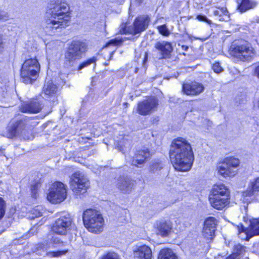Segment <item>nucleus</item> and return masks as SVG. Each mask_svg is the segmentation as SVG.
<instances>
[{
    "instance_id": "bb28decb",
    "label": "nucleus",
    "mask_w": 259,
    "mask_h": 259,
    "mask_svg": "<svg viewBox=\"0 0 259 259\" xmlns=\"http://www.w3.org/2000/svg\"><path fill=\"white\" fill-rule=\"evenodd\" d=\"M158 259H178V257L171 249L165 248L161 250Z\"/></svg>"
},
{
    "instance_id": "f03ea898",
    "label": "nucleus",
    "mask_w": 259,
    "mask_h": 259,
    "mask_svg": "<svg viewBox=\"0 0 259 259\" xmlns=\"http://www.w3.org/2000/svg\"><path fill=\"white\" fill-rule=\"evenodd\" d=\"M51 7L47 13L46 28L53 30L68 26L70 16L67 4L63 0H52Z\"/></svg>"
},
{
    "instance_id": "0eeeda50",
    "label": "nucleus",
    "mask_w": 259,
    "mask_h": 259,
    "mask_svg": "<svg viewBox=\"0 0 259 259\" xmlns=\"http://www.w3.org/2000/svg\"><path fill=\"white\" fill-rule=\"evenodd\" d=\"M90 187L88 178L82 172L76 171L70 178V187L76 195L83 194Z\"/></svg>"
},
{
    "instance_id": "20e7f679",
    "label": "nucleus",
    "mask_w": 259,
    "mask_h": 259,
    "mask_svg": "<svg viewBox=\"0 0 259 259\" xmlns=\"http://www.w3.org/2000/svg\"><path fill=\"white\" fill-rule=\"evenodd\" d=\"M83 222L89 231L99 233L102 231L104 219L101 212L96 209H88L83 212Z\"/></svg>"
},
{
    "instance_id": "9d476101",
    "label": "nucleus",
    "mask_w": 259,
    "mask_h": 259,
    "mask_svg": "<svg viewBox=\"0 0 259 259\" xmlns=\"http://www.w3.org/2000/svg\"><path fill=\"white\" fill-rule=\"evenodd\" d=\"M231 48L232 54L242 61L250 60L255 56L254 49L249 44L246 43L234 48L232 47Z\"/></svg>"
},
{
    "instance_id": "c85d7f7f",
    "label": "nucleus",
    "mask_w": 259,
    "mask_h": 259,
    "mask_svg": "<svg viewBox=\"0 0 259 259\" xmlns=\"http://www.w3.org/2000/svg\"><path fill=\"white\" fill-rule=\"evenodd\" d=\"M16 135V119H13L9 123L6 136L8 138H13Z\"/></svg>"
},
{
    "instance_id": "a18cd8bd",
    "label": "nucleus",
    "mask_w": 259,
    "mask_h": 259,
    "mask_svg": "<svg viewBox=\"0 0 259 259\" xmlns=\"http://www.w3.org/2000/svg\"><path fill=\"white\" fill-rule=\"evenodd\" d=\"M197 18L201 21H204L206 22L207 23L210 24L211 22L210 20H208L207 17L204 15H199L197 16Z\"/></svg>"
},
{
    "instance_id": "8fccbe9b",
    "label": "nucleus",
    "mask_w": 259,
    "mask_h": 259,
    "mask_svg": "<svg viewBox=\"0 0 259 259\" xmlns=\"http://www.w3.org/2000/svg\"><path fill=\"white\" fill-rule=\"evenodd\" d=\"M254 73L255 74V75L258 77L259 78V65L257 66L255 69V71H254Z\"/></svg>"
},
{
    "instance_id": "412c9836",
    "label": "nucleus",
    "mask_w": 259,
    "mask_h": 259,
    "mask_svg": "<svg viewBox=\"0 0 259 259\" xmlns=\"http://www.w3.org/2000/svg\"><path fill=\"white\" fill-rule=\"evenodd\" d=\"M134 256L137 259H151L152 250L146 245L140 246L134 251Z\"/></svg>"
},
{
    "instance_id": "393cba45",
    "label": "nucleus",
    "mask_w": 259,
    "mask_h": 259,
    "mask_svg": "<svg viewBox=\"0 0 259 259\" xmlns=\"http://www.w3.org/2000/svg\"><path fill=\"white\" fill-rule=\"evenodd\" d=\"M57 86L52 80L46 81L43 88V92L45 96H53L56 93Z\"/></svg>"
},
{
    "instance_id": "ddd939ff",
    "label": "nucleus",
    "mask_w": 259,
    "mask_h": 259,
    "mask_svg": "<svg viewBox=\"0 0 259 259\" xmlns=\"http://www.w3.org/2000/svg\"><path fill=\"white\" fill-rule=\"evenodd\" d=\"M51 247L50 243L45 242L44 243L36 244L33 249V251L35 252L37 254L41 255H46L50 257H59L68 252V249L47 252V250Z\"/></svg>"
},
{
    "instance_id": "09e8293b",
    "label": "nucleus",
    "mask_w": 259,
    "mask_h": 259,
    "mask_svg": "<svg viewBox=\"0 0 259 259\" xmlns=\"http://www.w3.org/2000/svg\"><path fill=\"white\" fill-rule=\"evenodd\" d=\"M4 50V44L2 39V35L0 34V53H1Z\"/></svg>"
},
{
    "instance_id": "4468645a",
    "label": "nucleus",
    "mask_w": 259,
    "mask_h": 259,
    "mask_svg": "<svg viewBox=\"0 0 259 259\" xmlns=\"http://www.w3.org/2000/svg\"><path fill=\"white\" fill-rule=\"evenodd\" d=\"M204 89L203 85L196 81L186 82L183 84V91L187 95H198L202 93Z\"/></svg>"
},
{
    "instance_id": "13d9d810",
    "label": "nucleus",
    "mask_w": 259,
    "mask_h": 259,
    "mask_svg": "<svg viewBox=\"0 0 259 259\" xmlns=\"http://www.w3.org/2000/svg\"><path fill=\"white\" fill-rule=\"evenodd\" d=\"M258 107L259 108V101H258Z\"/></svg>"
},
{
    "instance_id": "aec40b11",
    "label": "nucleus",
    "mask_w": 259,
    "mask_h": 259,
    "mask_svg": "<svg viewBox=\"0 0 259 259\" xmlns=\"http://www.w3.org/2000/svg\"><path fill=\"white\" fill-rule=\"evenodd\" d=\"M259 191V177L255 179L250 184V186L248 189L243 192L242 196L243 197V201L245 202H250L252 198L249 199V197H251L254 196L256 192Z\"/></svg>"
},
{
    "instance_id": "49530a36",
    "label": "nucleus",
    "mask_w": 259,
    "mask_h": 259,
    "mask_svg": "<svg viewBox=\"0 0 259 259\" xmlns=\"http://www.w3.org/2000/svg\"><path fill=\"white\" fill-rule=\"evenodd\" d=\"M7 14L4 11H0V20H7L8 18Z\"/></svg>"
},
{
    "instance_id": "6ab92c4d",
    "label": "nucleus",
    "mask_w": 259,
    "mask_h": 259,
    "mask_svg": "<svg viewBox=\"0 0 259 259\" xmlns=\"http://www.w3.org/2000/svg\"><path fill=\"white\" fill-rule=\"evenodd\" d=\"M230 198L228 197L209 196V201L212 207L221 210L229 204Z\"/></svg>"
},
{
    "instance_id": "e433bc0d",
    "label": "nucleus",
    "mask_w": 259,
    "mask_h": 259,
    "mask_svg": "<svg viewBox=\"0 0 259 259\" xmlns=\"http://www.w3.org/2000/svg\"><path fill=\"white\" fill-rule=\"evenodd\" d=\"M244 251H245V247L240 244H237L234 246L233 254H236V257H238V255L242 254Z\"/></svg>"
},
{
    "instance_id": "9b49d317",
    "label": "nucleus",
    "mask_w": 259,
    "mask_h": 259,
    "mask_svg": "<svg viewBox=\"0 0 259 259\" xmlns=\"http://www.w3.org/2000/svg\"><path fill=\"white\" fill-rule=\"evenodd\" d=\"M72 223V219L70 215L64 213L58 219L52 227V231L58 234L64 235L70 230Z\"/></svg>"
},
{
    "instance_id": "cd10ccee",
    "label": "nucleus",
    "mask_w": 259,
    "mask_h": 259,
    "mask_svg": "<svg viewBox=\"0 0 259 259\" xmlns=\"http://www.w3.org/2000/svg\"><path fill=\"white\" fill-rule=\"evenodd\" d=\"M248 229L251 236L259 235V219H253L250 220Z\"/></svg>"
},
{
    "instance_id": "72a5a7b5",
    "label": "nucleus",
    "mask_w": 259,
    "mask_h": 259,
    "mask_svg": "<svg viewBox=\"0 0 259 259\" xmlns=\"http://www.w3.org/2000/svg\"><path fill=\"white\" fill-rule=\"evenodd\" d=\"M217 226V220L213 217H209L207 218L204 222V226L215 230Z\"/></svg>"
},
{
    "instance_id": "1a4fd4ad",
    "label": "nucleus",
    "mask_w": 259,
    "mask_h": 259,
    "mask_svg": "<svg viewBox=\"0 0 259 259\" xmlns=\"http://www.w3.org/2000/svg\"><path fill=\"white\" fill-rule=\"evenodd\" d=\"M66 189L61 182L53 183L49 189L47 199L52 203H58L63 201L66 197Z\"/></svg>"
},
{
    "instance_id": "c756f323",
    "label": "nucleus",
    "mask_w": 259,
    "mask_h": 259,
    "mask_svg": "<svg viewBox=\"0 0 259 259\" xmlns=\"http://www.w3.org/2000/svg\"><path fill=\"white\" fill-rule=\"evenodd\" d=\"M237 228L239 237L241 239L248 241L249 239L253 236H251L248 228L247 229H245L242 225H241L240 226H238Z\"/></svg>"
},
{
    "instance_id": "58836bf2",
    "label": "nucleus",
    "mask_w": 259,
    "mask_h": 259,
    "mask_svg": "<svg viewBox=\"0 0 259 259\" xmlns=\"http://www.w3.org/2000/svg\"><path fill=\"white\" fill-rule=\"evenodd\" d=\"M159 32L164 36H168L170 33L165 25H160L157 27Z\"/></svg>"
},
{
    "instance_id": "a878e982",
    "label": "nucleus",
    "mask_w": 259,
    "mask_h": 259,
    "mask_svg": "<svg viewBox=\"0 0 259 259\" xmlns=\"http://www.w3.org/2000/svg\"><path fill=\"white\" fill-rule=\"evenodd\" d=\"M213 14L219 17L221 21H228L230 19L229 14L226 7L218 8L213 11Z\"/></svg>"
},
{
    "instance_id": "a211bd4d",
    "label": "nucleus",
    "mask_w": 259,
    "mask_h": 259,
    "mask_svg": "<svg viewBox=\"0 0 259 259\" xmlns=\"http://www.w3.org/2000/svg\"><path fill=\"white\" fill-rule=\"evenodd\" d=\"M135 186V181L127 177H121L117 182V187L123 193H130Z\"/></svg>"
},
{
    "instance_id": "f3484780",
    "label": "nucleus",
    "mask_w": 259,
    "mask_h": 259,
    "mask_svg": "<svg viewBox=\"0 0 259 259\" xmlns=\"http://www.w3.org/2000/svg\"><path fill=\"white\" fill-rule=\"evenodd\" d=\"M155 49L160 53L162 59H168L171 57L173 48L170 42L166 41L157 42L155 44Z\"/></svg>"
},
{
    "instance_id": "ea45409f",
    "label": "nucleus",
    "mask_w": 259,
    "mask_h": 259,
    "mask_svg": "<svg viewBox=\"0 0 259 259\" xmlns=\"http://www.w3.org/2000/svg\"><path fill=\"white\" fill-rule=\"evenodd\" d=\"M122 40L121 39H118L117 38L109 40L105 46V48L108 47L109 46H117L120 45L122 42Z\"/></svg>"
},
{
    "instance_id": "dca6fc26",
    "label": "nucleus",
    "mask_w": 259,
    "mask_h": 259,
    "mask_svg": "<svg viewBox=\"0 0 259 259\" xmlns=\"http://www.w3.org/2000/svg\"><path fill=\"white\" fill-rule=\"evenodd\" d=\"M42 104L37 100L24 102L21 104L19 108L22 112L36 113L42 109Z\"/></svg>"
},
{
    "instance_id": "6e6552de",
    "label": "nucleus",
    "mask_w": 259,
    "mask_h": 259,
    "mask_svg": "<svg viewBox=\"0 0 259 259\" xmlns=\"http://www.w3.org/2000/svg\"><path fill=\"white\" fill-rule=\"evenodd\" d=\"M239 163L238 158L233 157H227L218 164L217 169L219 173L225 178L233 177L236 175V170L235 169L239 166Z\"/></svg>"
},
{
    "instance_id": "c9c22d12",
    "label": "nucleus",
    "mask_w": 259,
    "mask_h": 259,
    "mask_svg": "<svg viewBox=\"0 0 259 259\" xmlns=\"http://www.w3.org/2000/svg\"><path fill=\"white\" fill-rule=\"evenodd\" d=\"M102 259H120V256L114 252H109L103 255Z\"/></svg>"
},
{
    "instance_id": "5701e85b",
    "label": "nucleus",
    "mask_w": 259,
    "mask_h": 259,
    "mask_svg": "<svg viewBox=\"0 0 259 259\" xmlns=\"http://www.w3.org/2000/svg\"><path fill=\"white\" fill-rule=\"evenodd\" d=\"M237 9L241 13L254 9L257 5V2L255 0H237Z\"/></svg>"
},
{
    "instance_id": "b1692460",
    "label": "nucleus",
    "mask_w": 259,
    "mask_h": 259,
    "mask_svg": "<svg viewBox=\"0 0 259 259\" xmlns=\"http://www.w3.org/2000/svg\"><path fill=\"white\" fill-rule=\"evenodd\" d=\"M171 229V224L169 222H161L157 226V233L163 237L166 236Z\"/></svg>"
},
{
    "instance_id": "f257e3e1",
    "label": "nucleus",
    "mask_w": 259,
    "mask_h": 259,
    "mask_svg": "<svg viewBox=\"0 0 259 259\" xmlns=\"http://www.w3.org/2000/svg\"><path fill=\"white\" fill-rule=\"evenodd\" d=\"M169 157L175 169L181 171L190 170L194 159L191 145L186 139L181 138L172 141Z\"/></svg>"
},
{
    "instance_id": "7c9ffc66",
    "label": "nucleus",
    "mask_w": 259,
    "mask_h": 259,
    "mask_svg": "<svg viewBox=\"0 0 259 259\" xmlns=\"http://www.w3.org/2000/svg\"><path fill=\"white\" fill-rule=\"evenodd\" d=\"M44 212L45 210L42 206H37L30 211L29 218L30 219H34L35 218L42 215Z\"/></svg>"
},
{
    "instance_id": "473e14b6",
    "label": "nucleus",
    "mask_w": 259,
    "mask_h": 259,
    "mask_svg": "<svg viewBox=\"0 0 259 259\" xmlns=\"http://www.w3.org/2000/svg\"><path fill=\"white\" fill-rule=\"evenodd\" d=\"M40 187V183L38 182H35L31 185V195L32 198L36 199L38 196V189Z\"/></svg>"
},
{
    "instance_id": "de8ad7c7",
    "label": "nucleus",
    "mask_w": 259,
    "mask_h": 259,
    "mask_svg": "<svg viewBox=\"0 0 259 259\" xmlns=\"http://www.w3.org/2000/svg\"><path fill=\"white\" fill-rule=\"evenodd\" d=\"M254 252L259 255V243H256L253 246Z\"/></svg>"
},
{
    "instance_id": "f8f14e48",
    "label": "nucleus",
    "mask_w": 259,
    "mask_h": 259,
    "mask_svg": "<svg viewBox=\"0 0 259 259\" xmlns=\"http://www.w3.org/2000/svg\"><path fill=\"white\" fill-rule=\"evenodd\" d=\"M158 100L155 97H151L138 103L137 112L141 115H147L156 110Z\"/></svg>"
},
{
    "instance_id": "2f4dec72",
    "label": "nucleus",
    "mask_w": 259,
    "mask_h": 259,
    "mask_svg": "<svg viewBox=\"0 0 259 259\" xmlns=\"http://www.w3.org/2000/svg\"><path fill=\"white\" fill-rule=\"evenodd\" d=\"M215 231V230L211 229L204 226L202 235L207 240H211L214 236Z\"/></svg>"
},
{
    "instance_id": "39448f33",
    "label": "nucleus",
    "mask_w": 259,
    "mask_h": 259,
    "mask_svg": "<svg viewBox=\"0 0 259 259\" xmlns=\"http://www.w3.org/2000/svg\"><path fill=\"white\" fill-rule=\"evenodd\" d=\"M40 70V65L36 58L26 60L22 64L20 72V80L25 84L35 81Z\"/></svg>"
},
{
    "instance_id": "864d4df0",
    "label": "nucleus",
    "mask_w": 259,
    "mask_h": 259,
    "mask_svg": "<svg viewBox=\"0 0 259 259\" xmlns=\"http://www.w3.org/2000/svg\"><path fill=\"white\" fill-rule=\"evenodd\" d=\"M253 22L254 23H259V18L258 17H255L253 18Z\"/></svg>"
},
{
    "instance_id": "4d7b16f0",
    "label": "nucleus",
    "mask_w": 259,
    "mask_h": 259,
    "mask_svg": "<svg viewBox=\"0 0 259 259\" xmlns=\"http://www.w3.org/2000/svg\"><path fill=\"white\" fill-rule=\"evenodd\" d=\"M144 61V62L145 61H146V58H145V59L144 60V61Z\"/></svg>"
},
{
    "instance_id": "7ed1b4c3",
    "label": "nucleus",
    "mask_w": 259,
    "mask_h": 259,
    "mask_svg": "<svg viewBox=\"0 0 259 259\" xmlns=\"http://www.w3.org/2000/svg\"><path fill=\"white\" fill-rule=\"evenodd\" d=\"M87 49L88 45L85 42L80 40L71 41L65 53V67L70 68L74 66L77 61L82 58Z\"/></svg>"
},
{
    "instance_id": "c03bdc74",
    "label": "nucleus",
    "mask_w": 259,
    "mask_h": 259,
    "mask_svg": "<svg viewBox=\"0 0 259 259\" xmlns=\"http://www.w3.org/2000/svg\"><path fill=\"white\" fill-rule=\"evenodd\" d=\"M51 239V242L53 244H61L62 245H64V242L61 241L60 239L56 237L52 236Z\"/></svg>"
},
{
    "instance_id": "a19ab883",
    "label": "nucleus",
    "mask_w": 259,
    "mask_h": 259,
    "mask_svg": "<svg viewBox=\"0 0 259 259\" xmlns=\"http://www.w3.org/2000/svg\"><path fill=\"white\" fill-rule=\"evenodd\" d=\"M6 204L3 199L0 197V219L3 217L5 213Z\"/></svg>"
},
{
    "instance_id": "37998d69",
    "label": "nucleus",
    "mask_w": 259,
    "mask_h": 259,
    "mask_svg": "<svg viewBox=\"0 0 259 259\" xmlns=\"http://www.w3.org/2000/svg\"><path fill=\"white\" fill-rule=\"evenodd\" d=\"M46 49L47 50H56L58 49V48L56 45V42L55 41H50L48 42L46 45Z\"/></svg>"
},
{
    "instance_id": "2eb2a0df",
    "label": "nucleus",
    "mask_w": 259,
    "mask_h": 259,
    "mask_svg": "<svg viewBox=\"0 0 259 259\" xmlns=\"http://www.w3.org/2000/svg\"><path fill=\"white\" fill-rule=\"evenodd\" d=\"M151 153L148 149L146 148L137 151L130 163L132 165L139 166L144 164L151 157Z\"/></svg>"
},
{
    "instance_id": "423d86ee",
    "label": "nucleus",
    "mask_w": 259,
    "mask_h": 259,
    "mask_svg": "<svg viewBox=\"0 0 259 259\" xmlns=\"http://www.w3.org/2000/svg\"><path fill=\"white\" fill-rule=\"evenodd\" d=\"M150 22V18L148 16L143 15L137 17L133 25L126 27V24L122 23L119 28L120 34H131L134 35L140 34L147 27Z\"/></svg>"
},
{
    "instance_id": "4be33fe9",
    "label": "nucleus",
    "mask_w": 259,
    "mask_h": 259,
    "mask_svg": "<svg viewBox=\"0 0 259 259\" xmlns=\"http://www.w3.org/2000/svg\"><path fill=\"white\" fill-rule=\"evenodd\" d=\"M229 189L224 184L214 185L209 196L230 197Z\"/></svg>"
},
{
    "instance_id": "f704fd0d",
    "label": "nucleus",
    "mask_w": 259,
    "mask_h": 259,
    "mask_svg": "<svg viewBox=\"0 0 259 259\" xmlns=\"http://www.w3.org/2000/svg\"><path fill=\"white\" fill-rule=\"evenodd\" d=\"M17 128H18V124H17ZM19 136V138H22L24 140H31L33 138L31 135L29 131L26 130H23L20 132L19 130L17 129V136Z\"/></svg>"
},
{
    "instance_id": "3c124183",
    "label": "nucleus",
    "mask_w": 259,
    "mask_h": 259,
    "mask_svg": "<svg viewBox=\"0 0 259 259\" xmlns=\"http://www.w3.org/2000/svg\"><path fill=\"white\" fill-rule=\"evenodd\" d=\"M226 259H238V257H236V254H232L229 256L227 257Z\"/></svg>"
},
{
    "instance_id": "6e6d98bb",
    "label": "nucleus",
    "mask_w": 259,
    "mask_h": 259,
    "mask_svg": "<svg viewBox=\"0 0 259 259\" xmlns=\"http://www.w3.org/2000/svg\"><path fill=\"white\" fill-rule=\"evenodd\" d=\"M4 154V149L0 148V156H2Z\"/></svg>"
},
{
    "instance_id": "5fc2aeb1",
    "label": "nucleus",
    "mask_w": 259,
    "mask_h": 259,
    "mask_svg": "<svg viewBox=\"0 0 259 259\" xmlns=\"http://www.w3.org/2000/svg\"><path fill=\"white\" fill-rule=\"evenodd\" d=\"M182 48L185 51H187L188 49V47L187 46H182Z\"/></svg>"
},
{
    "instance_id": "79ce46f5",
    "label": "nucleus",
    "mask_w": 259,
    "mask_h": 259,
    "mask_svg": "<svg viewBox=\"0 0 259 259\" xmlns=\"http://www.w3.org/2000/svg\"><path fill=\"white\" fill-rule=\"evenodd\" d=\"M212 69L217 73H220L223 71V68L218 62L214 63L212 65Z\"/></svg>"
},
{
    "instance_id": "4c0bfd02",
    "label": "nucleus",
    "mask_w": 259,
    "mask_h": 259,
    "mask_svg": "<svg viewBox=\"0 0 259 259\" xmlns=\"http://www.w3.org/2000/svg\"><path fill=\"white\" fill-rule=\"evenodd\" d=\"M96 59L95 58L93 57L92 58H91L86 61H84L81 63L78 67L77 70H80L85 67L88 66L89 65H91L92 63L95 62Z\"/></svg>"
},
{
    "instance_id": "603ef678",
    "label": "nucleus",
    "mask_w": 259,
    "mask_h": 259,
    "mask_svg": "<svg viewBox=\"0 0 259 259\" xmlns=\"http://www.w3.org/2000/svg\"><path fill=\"white\" fill-rule=\"evenodd\" d=\"M158 167H159L160 168H162V166H160V164L156 163L153 166V170H154L155 168H157Z\"/></svg>"
}]
</instances>
